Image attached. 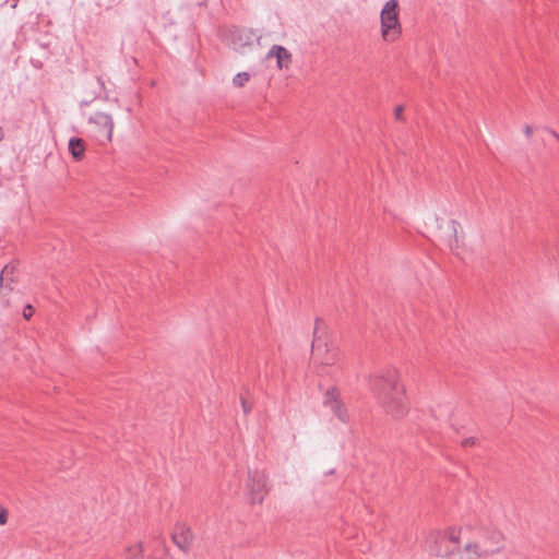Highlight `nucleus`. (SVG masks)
Instances as JSON below:
<instances>
[{
  "mask_svg": "<svg viewBox=\"0 0 559 559\" xmlns=\"http://www.w3.org/2000/svg\"><path fill=\"white\" fill-rule=\"evenodd\" d=\"M323 405L331 409L335 417L342 423H348L349 416L340 397V392L335 386L328 389L323 395Z\"/></svg>",
  "mask_w": 559,
  "mask_h": 559,
  "instance_id": "obj_6",
  "label": "nucleus"
},
{
  "mask_svg": "<svg viewBox=\"0 0 559 559\" xmlns=\"http://www.w3.org/2000/svg\"><path fill=\"white\" fill-rule=\"evenodd\" d=\"M143 544L136 543L126 548L123 559H142L143 558Z\"/></svg>",
  "mask_w": 559,
  "mask_h": 559,
  "instance_id": "obj_13",
  "label": "nucleus"
},
{
  "mask_svg": "<svg viewBox=\"0 0 559 559\" xmlns=\"http://www.w3.org/2000/svg\"><path fill=\"white\" fill-rule=\"evenodd\" d=\"M4 138V132L2 130V128L0 127V141H2Z\"/></svg>",
  "mask_w": 559,
  "mask_h": 559,
  "instance_id": "obj_25",
  "label": "nucleus"
},
{
  "mask_svg": "<svg viewBox=\"0 0 559 559\" xmlns=\"http://www.w3.org/2000/svg\"><path fill=\"white\" fill-rule=\"evenodd\" d=\"M68 148H69V152L71 154V156L76 160V162H80L84 158L85 156V151H86V144H85V141L81 138H71L69 140V145H68Z\"/></svg>",
  "mask_w": 559,
  "mask_h": 559,
  "instance_id": "obj_12",
  "label": "nucleus"
},
{
  "mask_svg": "<svg viewBox=\"0 0 559 559\" xmlns=\"http://www.w3.org/2000/svg\"><path fill=\"white\" fill-rule=\"evenodd\" d=\"M381 35L385 41H395L402 34V26L399 20L397 0H389L380 14Z\"/></svg>",
  "mask_w": 559,
  "mask_h": 559,
  "instance_id": "obj_3",
  "label": "nucleus"
},
{
  "mask_svg": "<svg viewBox=\"0 0 559 559\" xmlns=\"http://www.w3.org/2000/svg\"><path fill=\"white\" fill-rule=\"evenodd\" d=\"M151 552L148 559H163L167 552L166 542L162 536H155L148 544Z\"/></svg>",
  "mask_w": 559,
  "mask_h": 559,
  "instance_id": "obj_11",
  "label": "nucleus"
},
{
  "mask_svg": "<svg viewBox=\"0 0 559 559\" xmlns=\"http://www.w3.org/2000/svg\"><path fill=\"white\" fill-rule=\"evenodd\" d=\"M12 2H13V3H12V5H11V7H12V8H15V7H16V2H17V0H12Z\"/></svg>",
  "mask_w": 559,
  "mask_h": 559,
  "instance_id": "obj_26",
  "label": "nucleus"
},
{
  "mask_svg": "<svg viewBox=\"0 0 559 559\" xmlns=\"http://www.w3.org/2000/svg\"><path fill=\"white\" fill-rule=\"evenodd\" d=\"M250 80V74L248 72H239L233 79V84L236 87H242Z\"/></svg>",
  "mask_w": 559,
  "mask_h": 559,
  "instance_id": "obj_14",
  "label": "nucleus"
},
{
  "mask_svg": "<svg viewBox=\"0 0 559 559\" xmlns=\"http://www.w3.org/2000/svg\"><path fill=\"white\" fill-rule=\"evenodd\" d=\"M241 407L243 413L247 415L252 409V403L249 402L243 395L240 396Z\"/></svg>",
  "mask_w": 559,
  "mask_h": 559,
  "instance_id": "obj_16",
  "label": "nucleus"
},
{
  "mask_svg": "<svg viewBox=\"0 0 559 559\" xmlns=\"http://www.w3.org/2000/svg\"><path fill=\"white\" fill-rule=\"evenodd\" d=\"M491 538H492V540H495L496 544H501L503 537L500 532H493L491 534Z\"/></svg>",
  "mask_w": 559,
  "mask_h": 559,
  "instance_id": "obj_20",
  "label": "nucleus"
},
{
  "mask_svg": "<svg viewBox=\"0 0 559 559\" xmlns=\"http://www.w3.org/2000/svg\"><path fill=\"white\" fill-rule=\"evenodd\" d=\"M546 131L549 132L559 142V133L550 128H546Z\"/></svg>",
  "mask_w": 559,
  "mask_h": 559,
  "instance_id": "obj_23",
  "label": "nucleus"
},
{
  "mask_svg": "<svg viewBox=\"0 0 559 559\" xmlns=\"http://www.w3.org/2000/svg\"><path fill=\"white\" fill-rule=\"evenodd\" d=\"M462 528L450 527L435 536L430 552L438 557L447 559H476L488 555H493L501 550L502 546L496 548H480L477 543H466L461 547Z\"/></svg>",
  "mask_w": 559,
  "mask_h": 559,
  "instance_id": "obj_2",
  "label": "nucleus"
},
{
  "mask_svg": "<svg viewBox=\"0 0 559 559\" xmlns=\"http://www.w3.org/2000/svg\"><path fill=\"white\" fill-rule=\"evenodd\" d=\"M478 444V439L475 437H468L462 440L461 445L463 448L475 447Z\"/></svg>",
  "mask_w": 559,
  "mask_h": 559,
  "instance_id": "obj_17",
  "label": "nucleus"
},
{
  "mask_svg": "<svg viewBox=\"0 0 559 559\" xmlns=\"http://www.w3.org/2000/svg\"><path fill=\"white\" fill-rule=\"evenodd\" d=\"M524 133L527 138H530L533 134V128L531 126H525Z\"/></svg>",
  "mask_w": 559,
  "mask_h": 559,
  "instance_id": "obj_22",
  "label": "nucleus"
},
{
  "mask_svg": "<svg viewBox=\"0 0 559 559\" xmlns=\"http://www.w3.org/2000/svg\"><path fill=\"white\" fill-rule=\"evenodd\" d=\"M269 57H275L280 69H287L292 63V53L283 46L274 45L270 49Z\"/></svg>",
  "mask_w": 559,
  "mask_h": 559,
  "instance_id": "obj_9",
  "label": "nucleus"
},
{
  "mask_svg": "<svg viewBox=\"0 0 559 559\" xmlns=\"http://www.w3.org/2000/svg\"><path fill=\"white\" fill-rule=\"evenodd\" d=\"M449 224H450V227H451V230H452V236H451V239L449 240V246L452 248L453 241L455 243H457V227H459V223L455 219H451Z\"/></svg>",
  "mask_w": 559,
  "mask_h": 559,
  "instance_id": "obj_15",
  "label": "nucleus"
},
{
  "mask_svg": "<svg viewBox=\"0 0 559 559\" xmlns=\"http://www.w3.org/2000/svg\"><path fill=\"white\" fill-rule=\"evenodd\" d=\"M34 313V308L32 305H26L23 309V317L26 319V320H29L32 318Z\"/></svg>",
  "mask_w": 559,
  "mask_h": 559,
  "instance_id": "obj_18",
  "label": "nucleus"
},
{
  "mask_svg": "<svg viewBox=\"0 0 559 559\" xmlns=\"http://www.w3.org/2000/svg\"><path fill=\"white\" fill-rule=\"evenodd\" d=\"M323 322L320 319L316 320V326L313 331V341L311 345V353L313 359L319 361L323 366H332L337 360L336 350H331L328 343L319 335L320 326Z\"/></svg>",
  "mask_w": 559,
  "mask_h": 559,
  "instance_id": "obj_4",
  "label": "nucleus"
},
{
  "mask_svg": "<svg viewBox=\"0 0 559 559\" xmlns=\"http://www.w3.org/2000/svg\"><path fill=\"white\" fill-rule=\"evenodd\" d=\"M88 122L96 127L98 136H103L106 141L110 142L112 139L114 120L111 115L103 111H97L90 116Z\"/></svg>",
  "mask_w": 559,
  "mask_h": 559,
  "instance_id": "obj_7",
  "label": "nucleus"
},
{
  "mask_svg": "<svg viewBox=\"0 0 559 559\" xmlns=\"http://www.w3.org/2000/svg\"><path fill=\"white\" fill-rule=\"evenodd\" d=\"M194 539V534L190 526L179 523L175 526L171 534L173 543L185 554L189 552Z\"/></svg>",
  "mask_w": 559,
  "mask_h": 559,
  "instance_id": "obj_8",
  "label": "nucleus"
},
{
  "mask_svg": "<svg viewBox=\"0 0 559 559\" xmlns=\"http://www.w3.org/2000/svg\"><path fill=\"white\" fill-rule=\"evenodd\" d=\"M8 523V510L3 507H0V526L5 525Z\"/></svg>",
  "mask_w": 559,
  "mask_h": 559,
  "instance_id": "obj_19",
  "label": "nucleus"
},
{
  "mask_svg": "<svg viewBox=\"0 0 559 559\" xmlns=\"http://www.w3.org/2000/svg\"><path fill=\"white\" fill-rule=\"evenodd\" d=\"M403 110H404L403 106H397V107L395 108L394 115H395V118H396V119H399V120H400V119H402V112H403Z\"/></svg>",
  "mask_w": 559,
  "mask_h": 559,
  "instance_id": "obj_21",
  "label": "nucleus"
},
{
  "mask_svg": "<svg viewBox=\"0 0 559 559\" xmlns=\"http://www.w3.org/2000/svg\"><path fill=\"white\" fill-rule=\"evenodd\" d=\"M97 81H98V83H99V85H100L102 87H104V86H105V83H104V81H103V79H102L100 76H98V78H97Z\"/></svg>",
  "mask_w": 559,
  "mask_h": 559,
  "instance_id": "obj_24",
  "label": "nucleus"
},
{
  "mask_svg": "<svg viewBox=\"0 0 559 559\" xmlns=\"http://www.w3.org/2000/svg\"><path fill=\"white\" fill-rule=\"evenodd\" d=\"M248 489L251 503L261 504L269 492L267 475L263 471H253L249 473Z\"/></svg>",
  "mask_w": 559,
  "mask_h": 559,
  "instance_id": "obj_5",
  "label": "nucleus"
},
{
  "mask_svg": "<svg viewBox=\"0 0 559 559\" xmlns=\"http://www.w3.org/2000/svg\"><path fill=\"white\" fill-rule=\"evenodd\" d=\"M396 369L388 367L368 376V386L377 402L390 415L400 418L407 413L403 385L399 383Z\"/></svg>",
  "mask_w": 559,
  "mask_h": 559,
  "instance_id": "obj_1",
  "label": "nucleus"
},
{
  "mask_svg": "<svg viewBox=\"0 0 559 559\" xmlns=\"http://www.w3.org/2000/svg\"><path fill=\"white\" fill-rule=\"evenodd\" d=\"M16 265L14 263L7 264L0 274V287L1 289L12 290L11 284L15 282Z\"/></svg>",
  "mask_w": 559,
  "mask_h": 559,
  "instance_id": "obj_10",
  "label": "nucleus"
}]
</instances>
